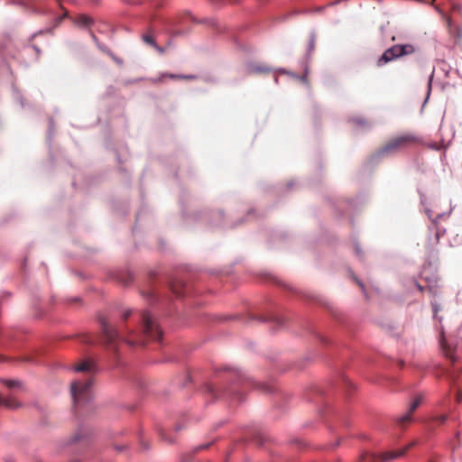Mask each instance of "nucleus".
<instances>
[{
    "label": "nucleus",
    "mask_w": 462,
    "mask_h": 462,
    "mask_svg": "<svg viewBox=\"0 0 462 462\" xmlns=\"http://www.w3.org/2000/svg\"><path fill=\"white\" fill-rule=\"evenodd\" d=\"M249 73H268L270 69L262 65H251L248 68Z\"/></svg>",
    "instance_id": "2eb2a0df"
},
{
    "label": "nucleus",
    "mask_w": 462,
    "mask_h": 462,
    "mask_svg": "<svg viewBox=\"0 0 462 462\" xmlns=\"http://www.w3.org/2000/svg\"><path fill=\"white\" fill-rule=\"evenodd\" d=\"M131 314H132V311L130 310L125 311L123 314V319L126 320Z\"/></svg>",
    "instance_id": "6ab92c4d"
},
{
    "label": "nucleus",
    "mask_w": 462,
    "mask_h": 462,
    "mask_svg": "<svg viewBox=\"0 0 462 462\" xmlns=\"http://www.w3.org/2000/svg\"><path fill=\"white\" fill-rule=\"evenodd\" d=\"M356 282L364 290V284L361 282H359L358 280H356Z\"/></svg>",
    "instance_id": "4be33fe9"
},
{
    "label": "nucleus",
    "mask_w": 462,
    "mask_h": 462,
    "mask_svg": "<svg viewBox=\"0 0 462 462\" xmlns=\"http://www.w3.org/2000/svg\"><path fill=\"white\" fill-rule=\"evenodd\" d=\"M75 23L78 26L87 28L93 23V20L91 17H89L88 15L81 14V15H79L77 18H75Z\"/></svg>",
    "instance_id": "9b49d317"
},
{
    "label": "nucleus",
    "mask_w": 462,
    "mask_h": 462,
    "mask_svg": "<svg viewBox=\"0 0 462 462\" xmlns=\"http://www.w3.org/2000/svg\"><path fill=\"white\" fill-rule=\"evenodd\" d=\"M430 462H434V461L430 460Z\"/></svg>",
    "instance_id": "cd10ccee"
},
{
    "label": "nucleus",
    "mask_w": 462,
    "mask_h": 462,
    "mask_svg": "<svg viewBox=\"0 0 462 462\" xmlns=\"http://www.w3.org/2000/svg\"><path fill=\"white\" fill-rule=\"evenodd\" d=\"M441 346L446 357L450 359V361L454 363L456 361L454 350L448 346L444 342H441Z\"/></svg>",
    "instance_id": "4468645a"
},
{
    "label": "nucleus",
    "mask_w": 462,
    "mask_h": 462,
    "mask_svg": "<svg viewBox=\"0 0 462 462\" xmlns=\"http://www.w3.org/2000/svg\"><path fill=\"white\" fill-rule=\"evenodd\" d=\"M339 439L333 445V447L331 448H334L336 447H337L339 445Z\"/></svg>",
    "instance_id": "b1692460"
},
{
    "label": "nucleus",
    "mask_w": 462,
    "mask_h": 462,
    "mask_svg": "<svg viewBox=\"0 0 462 462\" xmlns=\"http://www.w3.org/2000/svg\"><path fill=\"white\" fill-rule=\"evenodd\" d=\"M3 383L8 387V388H14V387H20L21 383L16 380H4Z\"/></svg>",
    "instance_id": "f3484780"
},
{
    "label": "nucleus",
    "mask_w": 462,
    "mask_h": 462,
    "mask_svg": "<svg viewBox=\"0 0 462 462\" xmlns=\"http://www.w3.org/2000/svg\"><path fill=\"white\" fill-rule=\"evenodd\" d=\"M422 400H423L422 395H420V394L417 395L413 399V401L411 402L408 412L405 413L404 415L399 417L396 420V422L400 426H404L406 423H410L412 420L411 414L418 409V407L420 405Z\"/></svg>",
    "instance_id": "423d86ee"
},
{
    "label": "nucleus",
    "mask_w": 462,
    "mask_h": 462,
    "mask_svg": "<svg viewBox=\"0 0 462 462\" xmlns=\"http://www.w3.org/2000/svg\"><path fill=\"white\" fill-rule=\"evenodd\" d=\"M132 279H133V278H132V276H131V275H129V276H128V279H127V280H125V281H124L123 282L126 285V284H128V283L132 281Z\"/></svg>",
    "instance_id": "412c9836"
},
{
    "label": "nucleus",
    "mask_w": 462,
    "mask_h": 462,
    "mask_svg": "<svg viewBox=\"0 0 462 462\" xmlns=\"http://www.w3.org/2000/svg\"><path fill=\"white\" fill-rule=\"evenodd\" d=\"M76 372L86 374L83 379H77L70 384V393L74 407L79 409L86 405L92 397V375L96 371L95 363L91 360H83L74 367Z\"/></svg>",
    "instance_id": "f03ea898"
},
{
    "label": "nucleus",
    "mask_w": 462,
    "mask_h": 462,
    "mask_svg": "<svg viewBox=\"0 0 462 462\" xmlns=\"http://www.w3.org/2000/svg\"><path fill=\"white\" fill-rule=\"evenodd\" d=\"M102 328L103 339L107 346H113L117 341H125L130 345H142L144 339L159 340L162 337V330L154 319L146 311L142 313V330H125L122 328H114L108 321L99 318Z\"/></svg>",
    "instance_id": "f257e3e1"
},
{
    "label": "nucleus",
    "mask_w": 462,
    "mask_h": 462,
    "mask_svg": "<svg viewBox=\"0 0 462 462\" xmlns=\"http://www.w3.org/2000/svg\"><path fill=\"white\" fill-rule=\"evenodd\" d=\"M0 406H4L7 409L13 410L18 408L20 404L15 399L12 397L5 398L2 395H0Z\"/></svg>",
    "instance_id": "6e6552de"
},
{
    "label": "nucleus",
    "mask_w": 462,
    "mask_h": 462,
    "mask_svg": "<svg viewBox=\"0 0 462 462\" xmlns=\"http://www.w3.org/2000/svg\"><path fill=\"white\" fill-rule=\"evenodd\" d=\"M421 143V139L413 133H403L390 138L379 150L381 155L394 154Z\"/></svg>",
    "instance_id": "7ed1b4c3"
},
{
    "label": "nucleus",
    "mask_w": 462,
    "mask_h": 462,
    "mask_svg": "<svg viewBox=\"0 0 462 462\" xmlns=\"http://www.w3.org/2000/svg\"><path fill=\"white\" fill-rule=\"evenodd\" d=\"M184 287H185V284L181 281H174L171 283V291L177 297H182L184 295V292H183Z\"/></svg>",
    "instance_id": "9d476101"
},
{
    "label": "nucleus",
    "mask_w": 462,
    "mask_h": 462,
    "mask_svg": "<svg viewBox=\"0 0 462 462\" xmlns=\"http://www.w3.org/2000/svg\"><path fill=\"white\" fill-rule=\"evenodd\" d=\"M142 39H143V41L145 43L154 47L155 49H157L161 52L162 51V50L160 47L157 46V44H156V42H155V41H154V39H153L152 34H150V33L143 34L142 36Z\"/></svg>",
    "instance_id": "dca6fc26"
},
{
    "label": "nucleus",
    "mask_w": 462,
    "mask_h": 462,
    "mask_svg": "<svg viewBox=\"0 0 462 462\" xmlns=\"http://www.w3.org/2000/svg\"><path fill=\"white\" fill-rule=\"evenodd\" d=\"M447 418L448 417L446 415H440V416L436 417L435 420L438 421L439 423L442 424L447 420Z\"/></svg>",
    "instance_id": "a211bd4d"
},
{
    "label": "nucleus",
    "mask_w": 462,
    "mask_h": 462,
    "mask_svg": "<svg viewBox=\"0 0 462 462\" xmlns=\"http://www.w3.org/2000/svg\"><path fill=\"white\" fill-rule=\"evenodd\" d=\"M415 51L411 44L393 45L387 49L377 60L378 66H383L395 59L413 53Z\"/></svg>",
    "instance_id": "20e7f679"
},
{
    "label": "nucleus",
    "mask_w": 462,
    "mask_h": 462,
    "mask_svg": "<svg viewBox=\"0 0 462 462\" xmlns=\"http://www.w3.org/2000/svg\"><path fill=\"white\" fill-rule=\"evenodd\" d=\"M90 34H91V37L93 38V40H95V41H96V40H97V37L95 36V34H94L92 32H90Z\"/></svg>",
    "instance_id": "393cba45"
},
{
    "label": "nucleus",
    "mask_w": 462,
    "mask_h": 462,
    "mask_svg": "<svg viewBox=\"0 0 462 462\" xmlns=\"http://www.w3.org/2000/svg\"><path fill=\"white\" fill-rule=\"evenodd\" d=\"M416 286L420 291H427L431 296H436L439 292V286L437 284L423 287L420 283H416Z\"/></svg>",
    "instance_id": "ddd939ff"
},
{
    "label": "nucleus",
    "mask_w": 462,
    "mask_h": 462,
    "mask_svg": "<svg viewBox=\"0 0 462 462\" xmlns=\"http://www.w3.org/2000/svg\"><path fill=\"white\" fill-rule=\"evenodd\" d=\"M448 27L449 33L454 36L456 39L460 40L462 38V29L459 26H455L452 24L451 21L448 22Z\"/></svg>",
    "instance_id": "f8f14e48"
},
{
    "label": "nucleus",
    "mask_w": 462,
    "mask_h": 462,
    "mask_svg": "<svg viewBox=\"0 0 462 462\" xmlns=\"http://www.w3.org/2000/svg\"><path fill=\"white\" fill-rule=\"evenodd\" d=\"M356 254H359L360 250H359V247H358V246H356Z\"/></svg>",
    "instance_id": "a878e982"
},
{
    "label": "nucleus",
    "mask_w": 462,
    "mask_h": 462,
    "mask_svg": "<svg viewBox=\"0 0 462 462\" xmlns=\"http://www.w3.org/2000/svg\"><path fill=\"white\" fill-rule=\"evenodd\" d=\"M164 78H169L171 79H193V76H183V75H177V74H171V73H164L158 79H151V82L153 84L161 83L163 81Z\"/></svg>",
    "instance_id": "1a4fd4ad"
},
{
    "label": "nucleus",
    "mask_w": 462,
    "mask_h": 462,
    "mask_svg": "<svg viewBox=\"0 0 462 462\" xmlns=\"http://www.w3.org/2000/svg\"><path fill=\"white\" fill-rule=\"evenodd\" d=\"M415 445V442L410 443L406 448H402L397 451H389L383 453L381 457L376 456L374 453L365 452L360 456V460L362 462H387L391 461L393 459H395L397 457H400L403 456L407 450L413 447Z\"/></svg>",
    "instance_id": "39448f33"
},
{
    "label": "nucleus",
    "mask_w": 462,
    "mask_h": 462,
    "mask_svg": "<svg viewBox=\"0 0 462 462\" xmlns=\"http://www.w3.org/2000/svg\"><path fill=\"white\" fill-rule=\"evenodd\" d=\"M430 230L432 233H434V239H433L434 241L431 242V240L430 239V241L428 243V245H427L429 247V249L431 250V249L434 248V246L436 245L439 244V238H440L441 236L444 235L445 230L444 229L443 230L439 229L435 223L432 225V226L430 227Z\"/></svg>",
    "instance_id": "0eeeda50"
},
{
    "label": "nucleus",
    "mask_w": 462,
    "mask_h": 462,
    "mask_svg": "<svg viewBox=\"0 0 462 462\" xmlns=\"http://www.w3.org/2000/svg\"><path fill=\"white\" fill-rule=\"evenodd\" d=\"M456 401L457 402H462V393L461 392H457V394H456Z\"/></svg>",
    "instance_id": "aec40b11"
},
{
    "label": "nucleus",
    "mask_w": 462,
    "mask_h": 462,
    "mask_svg": "<svg viewBox=\"0 0 462 462\" xmlns=\"http://www.w3.org/2000/svg\"><path fill=\"white\" fill-rule=\"evenodd\" d=\"M161 436H162L163 439H165V436H164L163 432H161Z\"/></svg>",
    "instance_id": "bb28decb"
},
{
    "label": "nucleus",
    "mask_w": 462,
    "mask_h": 462,
    "mask_svg": "<svg viewBox=\"0 0 462 462\" xmlns=\"http://www.w3.org/2000/svg\"><path fill=\"white\" fill-rule=\"evenodd\" d=\"M208 391H209L212 394H216V393H215V392H214V389H213L211 386H209V387H208Z\"/></svg>",
    "instance_id": "5701e85b"
}]
</instances>
